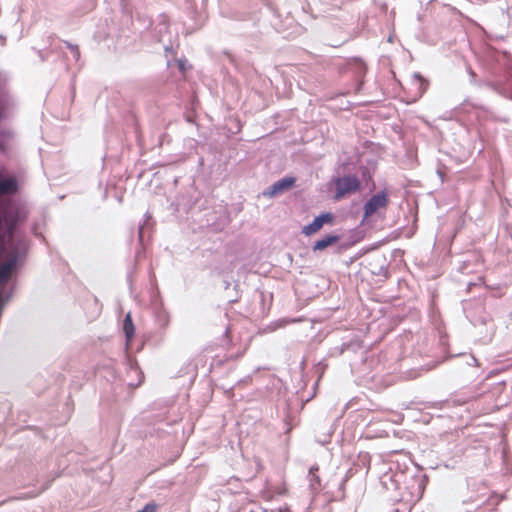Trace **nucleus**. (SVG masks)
<instances>
[{"label":"nucleus","instance_id":"obj_7","mask_svg":"<svg viewBox=\"0 0 512 512\" xmlns=\"http://www.w3.org/2000/svg\"><path fill=\"white\" fill-rule=\"evenodd\" d=\"M323 227L321 221L316 217L312 223L307 226H304L302 229V233L309 236L318 232Z\"/></svg>","mask_w":512,"mask_h":512},{"label":"nucleus","instance_id":"obj_8","mask_svg":"<svg viewBox=\"0 0 512 512\" xmlns=\"http://www.w3.org/2000/svg\"><path fill=\"white\" fill-rule=\"evenodd\" d=\"M123 328L126 334L127 339H130L134 333V326L132 322V318L130 314H127L124 319Z\"/></svg>","mask_w":512,"mask_h":512},{"label":"nucleus","instance_id":"obj_6","mask_svg":"<svg viewBox=\"0 0 512 512\" xmlns=\"http://www.w3.org/2000/svg\"><path fill=\"white\" fill-rule=\"evenodd\" d=\"M18 189L17 181L14 177H8L0 180V197L16 193Z\"/></svg>","mask_w":512,"mask_h":512},{"label":"nucleus","instance_id":"obj_11","mask_svg":"<svg viewBox=\"0 0 512 512\" xmlns=\"http://www.w3.org/2000/svg\"><path fill=\"white\" fill-rule=\"evenodd\" d=\"M142 233H143V227L141 226L139 228V231H138V234H139V238L141 239L142 238Z\"/></svg>","mask_w":512,"mask_h":512},{"label":"nucleus","instance_id":"obj_1","mask_svg":"<svg viewBox=\"0 0 512 512\" xmlns=\"http://www.w3.org/2000/svg\"><path fill=\"white\" fill-rule=\"evenodd\" d=\"M336 195L335 199L339 200L345 195L356 192L360 187V182L355 176H344L335 181Z\"/></svg>","mask_w":512,"mask_h":512},{"label":"nucleus","instance_id":"obj_2","mask_svg":"<svg viewBox=\"0 0 512 512\" xmlns=\"http://www.w3.org/2000/svg\"><path fill=\"white\" fill-rule=\"evenodd\" d=\"M295 184V178L293 177H285L273 185H271L267 190L263 192V196L266 197H276L287 191H289Z\"/></svg>","mask_w":512,"mask_h":512},{"label":"nucleus","instance_id":"obj_12","mask_svg":"<svg viewBox=\"0 0 512 512\" xmlns=\"http://www.w3.org/2000/svg\"><path fill=\"white\" fill-rule=\"evenodd\" d=\"M179 68H180V70H182V71L184 70V64H183L182 62H180V63H179Z\"/></svg>","mask_w":512,"mask_h":512},{"label":"nucleus","instance_id":"obj_13","mask_svg":"<svg viewBox=\"0 0 512 512\" xmlns=\"http://www.w3.org/2000/svg\"><path fill=\"white\" fill-rule=\"evenodd\" d=\"M319 370H323V367H318V368H317V372H318Z\"/></svg>","mask_w":512,"mask_h":512},{"label":"nucleus","instance_id":"obj_10","mask_svg":"<svg viewBox=\"0 0 512 512\" xmlns=\"http://www.w3.org/2000/svg\"><path fill=\"white\" fill-rule=\"evenodd\" d=\"M66 48L69 49L72 57L74 58L75 61H78L79 58H80V52H79V49L77 46H73V45H70L66 42Z\"/></svg>","mask_w":512,"mask_h":512},{"label":"nucleus","instance_id":"obj_3","mask_svg":"<svg viewBox=\"0 0 512 512\" xmlns=\"http://www.w3.org/2000/svg\"><path fill=\"white\" fill-rule=\"evenodd\" d=\"M388 204V199L385 193H378L374 195L364 207V216L370 217L373 215L378 209L385 208Z\"/></svg>","mask_w":512,"mask_h":512},{"label":"nucleus","instance_id":"obj_5","mask_svg":"<svg viewBox=\"0 0 512 512\" xmlns=\"http://www.w3.org/2000/svg\"><path fill=\"white\" fill-rule=\"evenodd\" d=\"M340 241L339 235H327L324 238L317 240L314 245L312 246V250L314 252L316 251H323L326 248L338 243Z\"/></svg>","mask_w":512,"mask_h":512},{"label":"nucleus","instance_id":"obj_4","mask_svg":"<svg viewBox=\"0 0 512 512\" xmlns=\"http://www.w3.org/2000/svg\"><path fill=\"white\" fill-rule=\"evenodd\" d=\"M288 493V487L285 481L278 484L268 485L263 491V498L266 501H272L276 496H285Z\"/></svg>","mask_w":512,"mask_h":512},{"label":"nucleus","instance_id":"obj_9","mask_svg":"<svg viewBox=\"0 0 512 512\" xmlns=\"http://www.w3.org/2000/svg\"><path fill=\"white\" fill-rule=\"evenodd\" d=\"M317 218L321 221V223L324 225V224H330L332 223L333 219H334V216L333 214L331 213H323L319 216H317Z\"/></svg>","mask_w":512,"mask_h":512}]
</instances>
